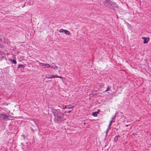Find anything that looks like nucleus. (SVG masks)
Returning <instances> with one entry per match:
<instances>
[{"label": "nucleus", "mask_w": 151, "mask_h": 151, "mask_svg": "<svg viewBox=\"0 0 151 151\" xmlns=\"http://www.w3.org/2000/svg\"><path fill=\"white\" fill-rule=\"evenodd\" d=\"M52 112L55 117V120L56 122H60L65 119L63 113L58 111L55 109L52 110Z\"/></svg>", "instance_id": "1"}, {"label": "nucleus", "mask_w": 151, "mask_h": 151, "mask_svg": "<svg viewBox=\"0 0 151 151\" xmlns=\"http://www.w3.org/2000/svg\"><path fill=\"white\" fill-rule=\"evenodd\" d=\"M12 117L10 115H6L3 114H0V120H12Z\"/></svg>", "instance_id": "2"}, {"label": "nucleus", "mask_w": 151, "mask_h": 151, "mask_svg": "<svg viewBox=\"0 0 151 151\" xmlns=\"http://www.w3.org/2000/svg\"><path fill=\"white\" fill-rule=\"evenodd\" d=\"M104 5L109 8H113L111 6L114 5V4H112V2L110 1V0H103V1Z\"/></svg>", "instance_id": "3"}, {"label": "nucleus", "mask_w": 151, "mask_h": 151, "mask_svg": "<svg viewBox=\"0 0 151 151\" xmlns=\"http://www.w3.org/2000/svg\"><path fill=\"white\" fill-rule=\"evenodd\" d=\"M39 64L41 66H45V68H49L51 67V65H50L48 64L43 63H40Z\"/></svg>", "instance_id": "4"}, {"label": "nucleus", "mask_w": 151, "mask_h": 151, "mask_svg": "<svg viewBox=\"0 0 151 151\" xmlns=\"http://www.w3.org/2000/svg\"><path fill=\"white\" fill-rule=\"evenodd\" d=\"M112 4H114V5L112 6L111 5V6L113 8H109L111 9L115 10V9H117L118 8V5L115 3H114L112 2Z\"/></svg>", "instance_id": "5"}, {"label": "nucleus", "mask_w": 151, "mask_h": 151, "mask_svg": "<svg viewBox=\"0 0 151 151\" xmlns=\"http://www.w3.org/2000/svg\"><path fill=\"white\" fill-rule=\"evenodd\" d=\"M142 39L144 40L143 42L145 44L147 43L149 40V37H142Z\"/></svg>", "instance_id": "6"}, {"label": "nucleus", "mask_w": 151, "mask_h": 151, "mask_svg": "<svg viewBox=\"0 0 151 151\" xmlns=\"http://www.w3.org/2000/svg\"><path fill=\"white\" fill-rule=\"evenodd\" d=\"M51 79L52 78H59L61 79H63V78L61 76H58L57 75H51Z\"/></svg>", "instance_id": "7"}, {"label": "nucleus", "mask_w": 151, "mask_h": 151, "mask_svg": "<svg viewBox=\"0 0 151 151\" xmlns=\"http://www.w3.org/2000/svg\"><path fill=\"white\" fill-rule=\"evenodd\" d=\"M74 107V106H72L71 105H66L65 106L64 108H63V109H72Z\"/></svg>", "instance_id": "8"}, {"label": "nucleus", "mask_w": 151, "mask_h": 151, "mask_svg": "<svg viewBox=\"0 0 151 151\" xmlns=\"http://www.w3.org/2000/svg\"><path fill=\"white\" fill-rule=\"evenodd\" d=\"M115 116H114V117H112V120L110 121V123L109 125L108 128H109L111 125L112 122H113V120L115 118Z\"/></svg>", "instance_id": "9"}, {"label": "nucleus", "mask_w": 151, "mask_h": 151, "mask_svg": "<svg viewBox=\"0 0 151 151\" xmlns=\"http://www.w3.org/2000/svg\"><path fill=\"white\" fill-rule=\"evenodd\" d=\"M98 113V111L93 112L92 114V115L95 117L97 116V114Z\"/></svg>", "instance_id": "10"}, {"label": "nucleus", "mask_w": 151, "mask_h": 151, "mask_svg": "<svg viewBox=\"0 0 151 151\" xmlns=\"http://www.w3.org/2000/svg\"><path fill=\"white\" fill-rule=\"evenodd\" d=\"M64 33L66 35H70V33L69 31L66 29L65 30Z\"/></svg>", "instance_id": "11"}, {"label": "nucleus", "mask_w": 151, "mask_h": 151, "mask_svg": "<svg viewBox=\"0 0 151 151\" xmlns=\"http://www.w3.org/2000/svg\"><path fill=\"white\" fill-rule=\"evenodd\" d=\"M51 68H53L54 69H55V70H56L58 68V67L56 66V65H55V66H54V65H52V66H51V67H50Z\"/></svg>", "instance_id": "12"}, {"label": "nucleus", "mask_w": 151, "mask_h": 151, "mask_svg": "<svg viewBox=\"0 0 151 151\" xmlns=\"http://www.w3.org/2000/svg\"><path fill=\"white\" fill-rule=\"evenodd\" d=\"M120 136H119V135L116 136L114 138V140L115 141H117L119 138H120Z\"/></svg>", "instance_id": "13"}, {"label": "nucleus", "mask_w": 151, "mask_h": 151, "mask_svg": "<svg viewBox=\"0 0 151 151\" xmlns=\"http://www.w3.org/2000/svg\"><path fill=\"white\" fill-rule=\"evenodd\" d=\"M51 75L49 74L46 75L45 76V78L48 79H51Z\"/></svg>", "instance_id": "14"}, {"label": "nucleus", "mask_w": 151, "mask_h": 151, "mask_svg": "<svg viewBox=\"0 0 151 151\" xmlns=\"http://www.w3.org/2000/svg\"><path fill=\"white\" fill-rule=\"evenodd\" d=\"M65 30L64 29H60L59 30V32L60 33L64 32Z\"/></svg>", "instance_id": "15"}, {"label": "nucleus", "mask_w": 151, "mask_h": 151, "mask_svg": "<svg viewBox=\"0 0 151 151\" xmlns=\"http://www.w3.org/2000/svg\"><path fill=\"white\" fill-rule=\"evenodd\" d=\"M12 63L15 64H16L17 63L16 60H12Z\"/></svg>", "instance_id": "16"}, {"label": "nucleus", "mask_w": 151, "mask_h": 151, "mask_svg": "<svg viewBox=\"0 0 151 151\" xmlns=\"http://www.w3.org/2000/svg\"><path fill=\"white\" fill-rule=\"evenodd\" d=\"M21 67H24V65H23L19 64L17 67V68H19Z\"/></svg>", "instance_id": "17"}, {"label": "nucleus", "mask_w": 151, "mask_h": 151, "mask_svg": "<svg viewBox=\"0 0 151 151\" xmlns=\"http://www.w3.org/2000/svg\"><path fill=\"white\" fill-rule=\"evenodd\" d=\"M110 88V87L108 86L107 87L106 89L105 90V91L107 92V91H109Z\"/></svg>", "instance_id": "18"}, {"label": "nucleus", "mask_w": 151, "mask_h": 151, "mask_svg": "<svg viewBox=\"0 0 151 151\" xmlns=\"http://www.w3.org/2000/svg\"><path fill=\"white\" fill-rule=\"evenodd\" d=\"M71 110H69L68 111H65V113H70L71 112Z\"/></svg>", "instance_id": "19"}, {"label": "nucleus", "mask_w": 151, "mask_h": 151, "mask_svg": "<svg viewBox=\"0 0 151 151\" xmlns=\"http://www.w3.org/2000/svg\"><path fill=\"white\" fill-rule=\"evenodd\" d=\"M109 128H108H108L107 129V130L106 131V135H107V133H108V129H109Z\"/></svg>", "instance_id": "20"}, {"label": "nucleus", "mask_w": 151, "mask_h": 151, "mask_svg": "<svg viewBox=\"0 0 151 151\" xmlns=\"http://www.w3.org/2000/svg\"><path fill=\"white\" fill-rule=\"evenodd\" d=\"M109 128H108H108L107 129V130L106 131V135H107V133H108V129H109Z\"/></svg>", "instance_id": "21"}, {"label": "nucleus", "mask_w": 151, "mask_h": 151, "mask_svg": "<svg viewBox=\"0 0 151 151\" xmlns=\"http://www.w3.org/2000/svg\"><path fill=\"white\" fill-rule=\"evenodd\" d=\"M128 126H129V125H128V124H126V125H125V126H126V127H127Z\"/></svg>", "instance_id": "22"}, {"label": "nucleus", "mask_w": 151, "mask_h": 151, "mask_svg": "<svg viewBox=\"0 0 151 151\" xmlns=\"http://www.w3.org/2000/svg\"><path fill=\"white\" fill-rule=\"evenodd\" d=\"M100 111V110H99L98 111H97L98 113Z\"/></svg>", "instance_id": "23"}]
</instances>
